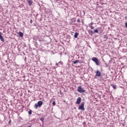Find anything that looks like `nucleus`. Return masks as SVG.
Segmentation results:
<instances>
[{
  "mask_svg": "<svg viewBox=\"0 0 127 127\" xmlns=\"http://www.w3.org/2000/svg\"><path fill=\"white\" fill-rule=\"evenodd\" d=\"M27 1L29 3V5H32V1H31V0H27Z\"/></svg>",
  "mask_w": 127,
  "mask_h": 127,
  "instance_id": "f8f14e48",
  "label": "nucleus"
},
{
  "mask_svg": "<svg viewBox=\"0 0 127 127\" xmlns=\"http://www.w3.org/2000/svg\"><path fill=\"white\" fill-rule=\"evenodd\" d=\"M37 104H38V105H39V107L40 108L41 107V106H42V105H43V102H42L41 101H39L38 102V103Z\"/></svg>",
  "mask_w": 127,
  "mask_h": 127,
  "instance_id": "0eeeda50",
  "label": "nucleus"
},
{
  "mask_svg": "<svg viewBox=\"0 0 127 127\" xmlns=\"http://www.w3.org/2000/svg\"><path fill=\"white\" fill-rule=\"evenodd\" d=\"M77 91L79 93H85V90L82 88L81 85L78 87Z\"/></svg>",
  "mask_w": 127,
  "mask_h": 127,
  "instance_id": "f03ea898",
  "label": "nucleus"
},
{
  "mask_svg": "<svg viewBox=\"0 0 127 127\" xmlns=\"http://www.w3.org/2000/svg\"><path fill=\"white\" fill-rule=\"evenodd\" d=\"M40 121L42 122L43 125H44V117H41L40 119Z\"/></svg>",
  "mask_w": 127,
  "mask_h": 127,
  "instance_id": "ddd939ff",
  "label": "nucleus"
},
{
  "mask_svg": "<svg viewBox=\"0 0 127 127\" xmlns=\"http://www.w3.org/2000/svg\"><path fill=\"white\" fill-rule=\"evenodd\" d=\"M89 27L91 28V29H94V27H93V25H88Z\"/></svg>",
  "mask_w": 127,
  "mask_h": 127,
  "instance_id": "a211bd4d",
  "label": "nucleus"
},
{
  "mask_svg": "<svg viewBox=\"0 0 127 127\" xmlns=\"http://www.w3.org/2000/svg\"><path fill=\"white\" fill-rule=\"evenodd\" d=\"M81 100L82 98H81V97H78L76 100V104H77V105H80Z\"/></svg>",
  "mask_w": 127,
  "mask_h": 127,
  "instance_id": "20e7f679",
  "label": "nucleus"
},
{
  "mask_svg": "<svg viewBox=\"0 0 127 127\" xmlns=\"http://www.w3.org/2000/svg\"><path fill=\"white\" fill-rule=\"evenodd\" d=\"M83 126H85V125H86V122H83Z\"/></svg>",
  "mask_w": 127,
  "mask_h": 127,
  "instance_id": "a878e982",
  "label": "nucleus"
},
{
  "mask_svg": "<svg viewBox=\"0 0 127 127\" xmlns=\"http://www.w3.org/2000/svg\"><path fill=\"white\" fill-rule=\"evenodd\" d=\"M52 105H53V106H55V105H56V103L55 102V101L53 102Z\"/></svg>",
  "mask_w": 127,
  "mask_h": 127,
  "instance_id": "aec40b11",
  "label": "nucleus"
},
{
  "mask_svg": "<svg viewBox=\"0 0 127 127\" xmlns=\"http://www.w3.org/2000/svg\"><path fill=\"white\" fill-rule=\"evenodd\" d=\"M39 41H42V40H39Z\"/></svg>",
  "mask_w": 127,
  "mask_h": 127,
  "instance_id": "473e14b6",
  "label": "nucleus"
},
{
  "mask_svg": "<svg viewBox=\"0 0 127 127\" xmlns=\"http://www.w3.org/2000/svg\"><path fill=\"white\" fill-rule=\"evenodd\" d=\"M100 29H102V28L100 27V28H97V29L94 30V32H93V34H95V33H99V30Z\"/></svg>",
  "mask_w": 127,
  "mask_h": 127,
  "instance_id": "423d86ee",
  "label": "nucleus"
},
{
  "mask_svg": "<svg viewBox=\"0 0 127 127\" xmlns=\"http://www.w3.org/2000/svg\"><path fill=\"white\" fill-rule=\"evenodd\" d=\"M38 107H39V106L38 105V104L37 103H36L34 105V108L35 109H37V108H38Z\"/></svg>",
  "mask_w": 127,
  "mask_h": 127,
  "instance_id": "f3484780",
  "label": "nucleus"
},
{
  "mask_svg": "<svg viewBox=\"0 0 127 127\" xmlns=\"http://www.w3.org/2000/svg\"><path fill=\"white\" fill-rule=\"evenodd\" d=\"M103 38H104V39H106V40L109 39V36H108V35H104Z\"/></svg>",
  "mask_w": 127,
  "mask_h": 127,
  "instance_id": "4468645a",
  "label": "nucleus"
},
{
  "mask_svg": "<svg viewBox=\"0 0 127 127\" xmlns=\"http://www.w3.org/2000/svg\"><path fill=\"white\" fill-rule=\"evenodd\" d=\"M73 64H74V65L77 64V63H79V61L78 60H76L75 61H73Z\"/></svg>",
  "mask_w": 127,
  "mask_h": 127,
  "instance_id": "dca6fc26",
  "label": "nucleus"
},
{
  "mask_svg": "<svg viewBox=\"0 0 127 127\" xmlns=\"http://www.w3.org/2000/svg\"><path fill=\"white\" fill-rule=\"evenodd\" d=\"M42 127H44V126H43V124H42Z\"/></svg>",
  "mask_w": 127,
  "mask_h": 127,
  "instance_id": "7c9ffc66",
  "label": "nucleus"
},
{
  "mask_svg": "<svg viewBox=\"0 0 127 127\" xmlns=\"http://www.w3.org/2000/svg\"><path fill=\"white\" fill-rule=\"evenodd\" d=\"M11 123V120H10L8 122V124L9 125V126H10V123Z\"/></svg>",
  "mask_w": 127,
  "mask_h": 127,
  "instance_id": "4be33fe9",
  "label": "nucleus"
},
{
  "mask_svg": "<svg viewBox=\"0 0 127 127\" xmlns=\"http://www.w3.org/2000/svg\"><path fill=\"white\" fill-rule=\"evenodd\" d=\"M0 35H1V33L0 32Z\"/></svg>",
  "mask_w": 127,
  "mask_h": 127,
  "instance_id": "2f4dec72",
  "label": "nucleus"
},
{
  "mask_svg": "<svg viewBox=\"0 0 127 127\" xmlns=\"http://www.w3.org/2000/svg\"><path fill=\"white\" fill-rule=\"evenodd\" d=\"M18 34L19 35V36L20 37H21V38L23 37V33L21 32V31L19 32L18 33Z\"/></svg>",
  "mask_w": 127,
  "mask_h": 127,
  "instance_id": "1a4fd4ad",
  "label": "nucleus"
},
{
  "mask_svg": "<svg viewBox=\"0 0 127 127\" xmlns=\"http://www.w3.org/2000/svg\"><path fill=\"white\" fill-rule=\"evenodd\" d=\"M60 93H61V90H60Z\"/></svg>",
  "mask_w": 127,
  "mask_h": 127,
  "instance_id": "f704fd0d",
  "label": "nucleus"
},
{
  "mask_svg": "<svg viewBox=\"0 0 127 127\" xmlns=\"http://www.w3.org/2000/svg\"><path fill=\"white\" fill-rule=\"evenodd\" d=\"M77 21V22H80V19H78Z\"/></svg>",
  "mask_w": 127,
  "mask_h": 127,
  "instance_id": "393cba45",
  "label": "nucleus"
},
{
  "mask_svg": "<svg viewBox=\"0 0 127 127\" xmlns=\"http://www.w3.org/2000/svg\"><path fill=\"white\" fill-rule=\"evenodd\" d=\"M102 61H103V62H106V61H105V60H104V59H102Z\"/></svg>",
  "mask_w": 127,
  "mask_h": 127,
  "instance_id": "c756f323",
  "label": "nucleus"
},
{
  "mask_svg": "<svg viewBox=\"0 0 127 127\" xmlns=\"http://www.w3.org/2000/svg\"><path fill=\"white\" fill-rule=\"evenodd\" d=\"M101 72H100V70H97L96 71L95 76H96L97 77H101Z\"/></svg>",
  "mask_w": 127,
  "mask_h": 127,
  "instance_id": "39448f33",
  "label": "nucleus"
},
{
  "mask_svg": "<svg viewBox=\"0 0 127 127\" xmlns=\"http://www.w3.org/2000/svg\"><path fill=\"white\" fill-rule=\"evenodd\" d=\"M35 38H38V36H35Z\"/></svg>",
  "mask_w": 127,
  "mask_h": 127,
  "instance_id": "c85d7f7f",
  "label": "nucleus"
},
{
  "mask_svg": "<svg viewBox=\"0 0 127 127\" xmlns=\"http://www.w3.org/2000/svg\"><path fill=\"white\" fill-rule=\"evenodd\" d=\"M84 105L85 103L84 102H82L81 105L78 107V109L80 110L81 111H85V107H84Z\"/></svg>",
  "mask_w": 127,
  "mask_h": 127,
  "instance_id": "f257e3e1",
  "label": "nucleus"
},
{
  "mask_svg": "<svg viewBox=\"0 0 127 127\" xmlns=\"http://www.w3.org/2000/svg\"><path fill=\"white\" fill-rule=\"evenodd\" d=\"M94 24V23L93 22H91L90 24H89V25H93Z\"/></svg>",
  "mask_w": 127,
  "mask_h": 127,
  "instance_id": "5701e85b",
  "label": "nucleus"
},
{
  "mask_svg": "<svg viewBox=\"0 0 127 127\" xmlns=\"http://www.w3.org/2000/svg\"><path fill=\"white\" fill-rule=\"evenodd\" d=\"M0 40L2 42H4V39L3 38V37H2V36H1V35H0Z\"/></svg>",
  "mask_w": 127,
  "mask_h": 127,
  "instance_id": "9b49d317",
  "label": "nucleus"
},
{
  "mask_svg": "<svg viewBox=\"0 0 127 127\" xmlns=\"http://www.w3.org/2000/svg\"><path fill=\"white\" fill-rule=\"evenodd\" d=\"M92 61L93 62H95L96 65H100V64H99V60L96 57H93L92 58Z\"/></svg>",
  "mask_w": 127,
  "mask_h": 127,
  "instance_id": "7ed1b4c3",
  "label": "nucleus"
},
{
  "mask_svg": "<svg viewBox=\"0 0 127 127\" xmlns=\"http://www.w3.org/2000/svg\"><path fill=\"white\" fill-rule=\"evenodd\" d=\"M88 33L91 36H93V34H94V32L92 31V30H88Z\"/></svg>",
  "mask_w": 127,
  "mask_h": 127,
  "instance_id": "6e6552de",
  "label": "nucleus"
},
{
  "mask_svg": "<svg viewBox=\"0 0 127 127\" xmlns=\"http://www.w3.org/2000/svg\"><path fill=\"white\" fill-rule=\"evenodd\" d=\"M102 32H103V30H102V31H101V33H102Z\"/></svg>",
  "mask_w": 127,
  "mask_h": 127,
  "instance_id": "72a5a7b5",
  "label": "nucleus"
},
{
  "mask_svg": "<svg viewBox=\"0 0 127 127\" xmlns=\"http://www.w3.org/2000/svg\"><path fill=\"white\" fill-rule=\"evenodd\" d=\"M125 26H126V28H127V22H126L125 23Z\"/></svg>",
  "mask_w": 127,
  "mask_h": 127,
  "instance_id": "b1692460",
  "label": "nucleus"
},
{
  "mask_svg": "<svg viewBox=\"0 0 127 127\" xmlns=\"http://www.w3.org/2000/svg\"><path fill=\"white\" fill-rule=\"evenodd\" d=\"M32 114V111L31 110H30L29 111H28V114L29 115H31Z\"/></svg>",
  "mask_w": 127,
  "mask_h": 127,
  "instance_id": "6ab92c4d",
  "label": "nucleus"
},
{
  "mask_svg": "<svg viewBox=\"0 0 127 127\" xmlns=\"http://www.w3.org/2000/svg\"><path fill=\"white\" fill-rule=\"evenodd\" d=\"M78 35H79V33L76 32L74 35V38H77V37H78Z\"/></svg>",
  "mask_w": 127,
  "mask_h": 127,
  "instance_id": "2eb2a0df",
  "label": "nucleus"
},
{
  "mask_svg": "<svg viewBox=\"0 0 127 127\" xmlns=\"http://www.w3.org/2000/svg\"><path fill=\"white\" fill-rule=\"evenodd\" d=\"M111 86L113 88L114 90H116L117 89V85L114 84H111Z\"/></svg>",
  "mask_w": 127,
  "mask_h": 127,
  "instance_id": "9d476101",
  "label": "nucleus"
},
{
  "mask_svg": "<svg viewBox=\"0 0 127 127\" xmlns=\"http://www.w3.org/2000/svg\"><path fill=\"white\" fill-rule=\"evenodd\" d=\"M80 13H83V15H85V11L83 10L82 11L80 12Z\"/></svg>",
  "mask_w": 127,
  "mask_h": 127,
  "instance_id": "412c9836",
  "label": "nucleus"
},
{
  "mask_svg": "<svg viewBox=\"0 0 127 127\" xmlns=\"http://www.w3.org/2000/svg\"><path fill=\"white\" fill-rule=\"evenodd\" d=\"M60 62H59V63H56V65H57H57H58V64H60Z\"/></svg>",
  "mask_w": 127,
  "mask_h": 127,
  "instance_id": "cd10ccee",
  "label": "nucleus"
},
{
  "mask_svg": "<svg viewBox=\"0 0 127 127\" xmlns=\"http://www.w3.org/2000/svg\"><path fill=\"white\" fill-rule=\"evenodd\" d=\"M30 23H32V19H30Z\"/></svg>",
  "mask_w": 127,
  "mask_h": 127,
  "instance_id": "bb28decb",
  "label": "nucleus"
},
{
  "mask_svg": "<svg viewBox=\"0 0 127 127\" xmlns=\"http://www.w3.org/2000/svg\"><path fill=\"white\" fill-rule=\"evenodd\" d=\"M66 102V101H64V102L65 103Z\"/></svg>",
  "mask_w": 127,
  "mask_h": 127,
  "instance_id": "c9c22d12",
  "label": "nucleus"
}]
</instances>
